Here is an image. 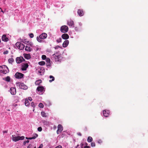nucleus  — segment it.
I'll list each match as a JSON object with an SVG mask.
<instances>
[{
	"label": "nucleus",
	"instance_id": "20e7f679",
	"mask_svg": "<svg viewBox=\"0 0 148 148\" xmlns=\"http://www.w3.org/2000/svg\"><path fill=\"white\" fill-rule=\"evenodd\" d=\"M16 85L18 86L20 88L26 90L27 88V87L23 83L18 82L16 83Z\"/></svg>",
	"mask_w": 148,
	"mask_h": 148
},
{
	"label": "nucleus",
	"instance_id": "c85d7f7f",
	"mask_svg": "<svg viewBox=\"0 0 148 148\" xmlns=\"http://www.w3.org/2000/svg\"><path fill=\"white\" fill-rule=\"evenodd\" d=\"M10 78L9 76H7L4 79L8 82L10 81Z\"/></svg>",
	"mask_w": 148,
	"mask_h": 148
},
{
	"label": "nucleus",
	"instance_id": "de8ad7c7",
	"mask_svg": "<svg viewBox=\"0 0 148 148\" xmlns=\"http://www.w3.org/2000/svg\"><path fill=\"white\" fill-rule=\"evenodd\" d=\"M84 148H90V147L89 146H86L84 147Z\"/></svg>",
	"mask_w": 148,
	"mask_h": 148
},
{
	"label": "nucleus",
	"instance_id": "f257e3e1",
	"mask_svg": "<svg viewBox=\"0 0 148 148\" xmlns=\"http://www.w3.org/2000/svg\"><path fill=\"white\" fill-rule=\"evenodd\" d=\"M47 37V34L45 33H43L41 34L39 37H37V40L39 42H42V39H45Z\"/></svg>",
	"mask_w": 148,
	"mask_h": 148
},
{
	"label": "nucleus",
	"instance_id": "4be33fe9",
	"mask_svg": "<svg viewBox=\"0 0 148 148\" xmlns=\"http://www.w3.org/2000/svg\"><path fill=\"white\" fill-rule=\"evenodd\" d=\"M25 49L26 51H31L32 49L30 47H29L27 46H26L25 47Z\"/></svg>",
	"mask_w": 148,
	"mask_h": 148
},
{
	"label": "nucleus",
	"instance_id": "09e8293b",
	"mask_svg": "<svg viewBox=\"0 0 148 148\" xmlns=\"http://www.w3.org/2000/svg\"><path fill=\"white\" fill-rule=\"evenodd\" d=\"M77 134L79 135V136H81L82 135V134H81L80 133V132H78L77 133Z\"/></svg>",
	"mask_w": 148,
	"mask_h": 148
},
{
	"label": "nucleus",
	"instance_id": "5fc2aeb1",
	"mask_svg": "<svg viewBox=\"0 0 148 148\" xmlns=\"http://www.w3.org/2000/svg\"><path fill=\"white\" fill-rule=\"evenodd\" d=\"M34 109L33 110V111H34Z\"/></svg>",
	"mask_w": 148,
	"mask_h": 148
},
{
	"label": "nucleus",
	"instance_id": "f3484780",
	"mask_svg": "<svg viewBox=\"0 0 148 148\" xmlns=\"http://www.w3.org/2000/svg\"><path fill=\"white\" fill-rule=\"evenodd\" d=\"M77 14L80 16H83L84 15V13L82 10L79 9L77 11Z\"/></svg>",
	"mask_w": 148,
	"mask_h": 148
},
{
	"label": "nucleus",
	"instance_id": "72a5a7b5",
	"mask_svg": "<svg viewBox=\"0 0 148 148\" xmlns=\"http://www.w3.org/2000/svg\"><path fill=\"white\" fill-rule=\"evenodd\" d=\"M39 107L41 108H43V105L42 103H40L39 104Z\"/></svg>",
	"mask_w": 148,
	"mask_h": 148
},
{
	"label": "nucleus",
	"instance_id": "39448f33",
	"mask_svg": "<svg viewBox=\"0 0 148 148\" xmlns=\"http://www.w3.org/2000/svg\"><path fill=\"white\" fill-rule=\"evenodd\" d=\"M69 29L68 27L66 25H63L61 27L60 31L63 33H65L68 32Z\"/></svg>",
	"mask_w": 148,
	"mask_h": 148
},
{
	"label": "nucleus",
	"instance_id": "7c9ffc66",
	"mask_svg": "<svg viewBox=\"0 0 148 148\" xmlns=\"http://www.w3.org/2000/svg\"><path fill=\"white\" fill-rule=\"evenodd\" d=\"M8 61L9 63H11L14 61V60L13 58H11L8 59Z\"/></svg>",
	"mask_w": 148,
	"mask_h": 148
},
{
	"label": "nucleus",
	"instance_id": "bb28decb",
	"mask_svg": "<svg viewBox=\"0 0 148 148\" xmlns=\"http://www.w3.org/2000/svg\"><path fill=\"white\" fill-rule=\"evenodd\" d=\"M25 105L26 106H28L29 105V103L27 99H25Z\"/></svg>",
	"mask_w": 148,
	"mask_h": 148
},
{
	"label": "nucleus",
	"instance_id": "58836bf2",
	"mask_svg": "<svg viewBox=\"0 0 148 148\" xmlns=\"http://www.w3.org/2000/svg\"><path fill=\"white\" fill-rule=\"evenodd\" d=\"M29 36L31 38H32L34 37V34L32 33H31L29 34Z\"/></svg>",
	"mask_w": 148,
	"mask_h": 148
},
{
	"label": "nucleus",
	"instance_id": "4c0bfd02",
	"mask_svg": "<svg viewBox=\"0 0 148 148\" xmlns=\"http://www.w3.org/2000/svg\"><path fill=\"white\" fill-rule=\"evenodd\" d=\"M31 106H32V107H33V108H34L35 107V105L34 104V102H32V103H31Z\"/></svg>",
	"mask_w": 148,
	"mask_h": 148
},
{
	"label": "nucleus",
	"instance_id": "473e14b6",
	"mask_svg": "<svg viewBox=\"0 0 148 148\" xmlns=\"http://www.w3.org/2000/svg\"><path fill=\"white\" fill-rule=\"evenodd\" d=\"M62 41V39L61 38H60L56 40V42L58 43Z\"/></svg>",
	"mask_w": 148,
	"mask_h": 148
},
{
	"label": "nucleus",
	"instance_id": "f03ea898",
	"mask_svg": "<svg viewBox=\"0 0 148 148\" xmlns=\"http://www.w3.org/2000/svg\"><path fill=\"white\" fill-rule=\"evenodd\" d=\"M9 72V69L6 66L4 65L3 67L0 66V72L4 74H6Z\"/></svg>",
	"mask_w": 148,
	"mask_h": 148
},
{
	"label": "nucleus",
	"instance_id": "c756f323",
	"mask_svg": "<svg viewBox=\"0 0 148 148\" xmlns=\"http://www.w3.org/2000/svg\"><path fill=\"white\" fill-rule=\"evenodd\" d=\"M38 64L40 65L43 66L45 64V63L44 61H42L39 62Z\"/></svg>",
	"mask_w": 148,
	"mask_h": 148
},
{
	"label": "nucleus",
	"instance_id": "2f4dec72",
	"mask_svg": "<svg viewBox=\"0 0 148 148\" xmlns=\"http://www.w3.org/2000/svg\"><path fill=\"white\" fill-rule=\"evenodd\" d=\"M41 114L42 116L43 117H45L47 116L46 115V113L44 112H41Z\"/></svg>",
	"mask_w": 148,
	"mask_h": 148
},
{
	"label": "nucleus",
	"instance_id": "1a4fd4ad",
	"mask_svg": "<svg viewBox=\"0 0 148 148\" xmlns=\"http://www.w3.org/2000/svg\"><path fill=\"white\" fill-rule=\"evenodd\" d=\"M25 60V59L22 57H17L16 58V61L17 63H20Z\"/></svg>",
	"mask_w": 148,
	"mask_h": 148
},
{
	"label": "nucleus",
	"instance_id": "b1692460",
	"mask_svg": "<svg viewBox=\"0 0 148 148\" xmlns=\"http://www.w3.org/2000/svg\"><path fill=\"white\" fill-rule=\"evenodd\" d=\"M38 136V135L36 134H35V136L31 137H29L28 138V139H36Z\"/></svg>",
	"mask_w": 148,
	"mask_h": 148
},
{
	"label": "nucleus",
	"instance_id": "9b49d317",
	"mask_svg": "<svg viewBox=\"0 0 148 148\" xmlns=\"http://www.w3.org/2000/svg\"><path fill=\"white\" fill-rule=\"evenodd\" d=\"M29 66L27 63H23L22 65L21 70L22 71H25L28 67Z\"/></svg>",
	"mask_w": 148,
	"mask_h": 148
},
{
	"label": "nucleus",
	"instance_id": "dca6fc26",
	"mask_svg": "<svg viewBox=\"0 0 148 148\" xmlns=\"http://www.w3.org/2000/svg\"><path fill=\"white\" fill-rule=\"evenodd\" d=\"M67 25L69 26L74 27L73 22L71 20H68L67 21Z\"/></svg>",
	"mask_w": 148,
	"mask_h": 148
},
{
	"label": "nucleus",
	"instance_id": "f704fd0d",
	"mask_svg": "<svg viewBox=\"0 0 148 148\" xmlns=\"http://www.w3.org/2000/svg\"><path fill=\"white\" fill-rule=\"evenodd\" d=\"M42 60H46V59L47 58H46V56L45 55H43L42 56Z\"/></svg>",
	"mask_w": 148,
	"mask_h": 148
},
{
	"label": "nucleus",
	"instance_id": "ea45409f",
	"mask_svg": "<svg viewBox=\"0 0 148 148\" xmlns=\"http://www.w3.org/2000/svg\"><path fill=\"white\" fill-rule=\"evenodd\" d=\"M8 51L6 50L3 52V53L4 54H8Z\"/></svg>",
	"mask_w": 148,
	"mask_h": 148
},
{
	"label": "nucleus",
	"instance_id": "49530a36",
	"mask_svg": "<svg viewBox=\"0 0 148 148\" xmlns=\"http://www.w3.org/2000/svg\"><path fill=\"white\" fill-rule=\"evenodd\" d=\"M28 99L30 101H31L32 100V99L31 97H29Z\"/></svg>",
	"mask_w": 148,
	"mask_h": 148
},
{
	"label": "nucleus",
	"instance_id": "6ab92c4d",
	"mask_svg": "<svg viewBox=\"0 0 148 148\" xmlns=\"http://www.w3.org/2000/svg\"><path fill=\"white\" fill-rule=\"evenodd\" d=\"M69 43V41L68 40H65L62 44L63 47H66L68 46Z\"/></svg>",
	"mask_w": 148,
	"mask_h": 148
},
{
	"label": "nucleus",
	"instance_id": "bf43d9fd",
	"mask_svg": "<svg viewBox=\"0 0 148 148\" xmlns=\"http://www.w3.org/2000/svg\"><path fill=\"white\" fill-rule=\"evenodd\" d=\"M86 129H87L86 127Z\"/></svg>",
	"mask_w": 148,
	"mask_h": 148
},
{
	"label": "nucleus",
	"instance_id": "37998d69",
	"mask_svg": "<svg viewBox=\"0 0 148 148\" xmlns=\"http://www.w3.org/2000/svg\"><path fill=\"white\" fill-rule=\"evenodd\" d=\"M27 148H32V145H29L27 147Z\"/></svg>",
	"mask_w": 148,
	"mask_h": 148
},
{
	"label": "nucleus",
	"instance_id": "ddd939ff",
	"mask_svg": "<svg viewBox=\"0 0 148 148\" xmlns=\"http://www.w3.org/2000/svg\"><path fill=\"white\" fill-rule=\"evenodd\" d=\"M103 113L104 116L107 117L109 115V110H105L103 111Z\"/></svg>",
	"mask_w": 148,
	"mask_h": 148
},
{
	"label": "nucleus",
	"instance_id": "393cba45",
	"mask_svg": "<svg viewBox=\"0 0 148 148\" xmlns=\"http://www.w3.org/2000/svg\"><path fill=\"white\" fill-rule=\"evenodd\" d=\"M61 59V57L60 56H56V61H60Z\"/></svg>",
	"mask_w": 148,
	"mask_h": 148
},
{
	"label": "nucleus",
	"instance_id": "3c124183",
	"mask_svg": "<svg viewBox=\"0 0 148 148\" xmlns=\"http://www.w3.org/2000/svg\"><path fill=\"white\" fill-rule=\"evenodd\" d=\"M1 12H3V13H4V12H3V11L2 10H1Z\"/></svg>",
	"mask_w": 148,
	"mask_h": 148
},
{
	"label": "nucleus",
	"instance_id": "8fccbe9b",
	"mask_svg": "<svg viewBox=\"0 0 148 148\" xmlns=\"http://www.w3.org/2000/svg\"><path fill=\"white\" fill-rule=\"evenodd\" d=\"M25 39L24 41H22L23 43H25L26 42V41L25 40Z\"/></svg>",
	"mask_w": 148,
	"mask_h": 148
},
{
	"label": "nucleus",
	"instance_id": "a18cd8bd",
	"mask_svg": "<svg viewBox=\"0 0 148 148\" xmlns=\"http://www.w3.org/2000/svg\"><path fill=\"white\" fill-rule=\"evenodd\" d=\"M29 142V141L28 140H27V141H25L24 142V144H25L26 143H28Z\"/></svg>",
	"mask_w": 148,
	"mask_h": 148
},
{
	"label": "nucleus",
	"instance_id": "864d4df0",
	"mask_svg": "<svg viewBox=\"0 0 148 148\" xmlns=\"http://www.w3.org/2000/svg\"><path fill=\"white\" fill-rule=\"evenodd\" d=\"M0 9L1 10H2V9H1V8H0Z\"/></svg>",
	"mask_w": 148,
	"mask_h": 148
},
{
	"label": "nucleus",
	"instance_id": "cd10ccee",
	"mask_svg": "<svg viewBox=\"0 0 148 148\" xmlns=\"http://www.w3.org/2000/svg\"><path fill=\"white\" fill-rule=\"evenodd\" d=\"M49 78L50 79H52L51 80H49V82H52V81H54V80L55 79L54 77L53 76H52V75H50L49 76Z\"/></svg>",
	"mask_w": 148,
	"mask_h": 148
},
{
	"label": "nucleus",
	"instance_id": "0eeeda50",
	"mask_svg": "<svg viewBox=\"0 0 148 148\" xmlns=\"http://www.w3.org/2000/svg\"><path fill=\"white\" fill-rule=\"evenodd\" d=\"M63 130V127L62 125L61 124L58 125V130L56 132L57 134H60Z\"/></svg>",
	"mask_w": 148,
	"mask_h": 148
},
{
	"label": "nucleus",
	"instance_id": "2eb2a0df",
	"mask_svg": "<svg viewBox=\"0 0 148 148\" xmlns=\"http://www.w3.org/2000/svg\"><path fill=\"white\" fill-rule=\"evenodd\" d=\"M62 38L66 40L69 38V36L67 34L64 33L62 35Z\"/></svg>",
	"mask_w": 148,
	"mask_h": 148
},
{
	"label": "nucleus",
	"instance_id": "a19ab883",
	"mask_svg": "<svg viewBox=\"0 0 148 148\" xmlns=\"http://www.w3.org/2000/svg\"><path fill=\"white\" fill-rule=\"evenodd\" d=\"M55 148H62V147L61 145H58Z\"/></svg>",
	"mask_w": 148,
	"mask_h": 148
},
{
	"label": "nucleus",
	"instance_id": "79ce46f5",
	"mask_svg": "<svg viewBox=\"0 0 148 148\" xmlns=\"http://www.w3.org/2000/svg\"><path fill=\"white\" fill-rule=\"evenodd\" d=\"M43 147V145L42 144H41L40 146L38 148H42Z\"/></svg>",
	"mask_w": 148,
	"mask_h": 148
},
{
	"label": "nucleus",
	"instance_id": "f8f14e48",
	"mask_svg": "<svg viewBox=\"0 0 148 148\" xmlns=\"http://www.w3.org/2000/svg\"><path fill=\"white\" fill-rule=\"evenodd\" d=\"M10 92L12 95H15L16 93V89L14 88H11L10 89Z\"/></svg>",
	"mask_w": 148,
	"mask_h": 148
},
{
	"label": "nucleus",
	"instance_id": "c9c22d12",
	"mask_svg": "<svg viewBox=\"0 0 148 148\" xmlns=\"http://www.w3.org/2000/svg\"><path fill=\"white\" fill-rule=\"evenodd\" d=\"M91 145L92 147H95V143L94 142H91Z\"/></svg>",
	"mask_w": 148,
	"mask_h": 148
},
{
	"label": "nucleus",
	"instance_id": "a878e982",
	"mask_svg": "<svg viewBox=\"0 0 148 148\" xmlns=\"http://www.w3.org/2000/svg\"><path fill=\"white\" fill-rule=\"evenodd\" d=\"M93 140L92 138L90 136H89L88 137L87 139V141L88 142H91Z\"/></svg>",
	"mask_w": 148,
	"mask_h": 148
},
{
	"label": "nucleus",
	"instance_id": "4d7b16f0",
	"mask_svg": "<svg viewBox=\"0 0 148 148\" xmlns=\"http://www.w3.org/2000/svg\"><path fill=\"white\" fill-rule=\"evenodd\" d=\"M56 128V127H54V128Z\"/></svg>",
	"mask_w": 148,
	"mask_h": 148
},
{
	"label": "nucleus",
	"instance_id": "5701e85b",
	"mask_svg": "<svg viewBox=\"0 0 148 148\" xmlns=\"http://www.w3.org/2000/svg\"><path fill=\"white\" fill-rule=\"evenodd\" d=\"M42 82V81L41 80H37L35 82L36 85H40Z\"/></svg>",
	"mask_w": 148,
	"mask_h": 148
},
{
	"label": "nucleus",
	"instance_id": "13d9d810",
	"mask_svg": "<svg viewBox=\"0 0 148 148\" xmlns=\"http://www.w3.org/2000/svg\"><path fill=\"white\" fill-rule=\"evenodd\" d=\"M56 128V127H54V128Z\"/></svg>",
	"mask_w": 148,
	"mask_h": 148
},
{
	"label": "nucleus",
	"instance_id": "c03bdc74",
	"mask_svg": "<svg viewBox=\"0 0 148 148\" xmlns=\"http://www.w3.org/2000/svg\"><path fill=\"white\" fill-rule=\"evenodd\" d=\"M3 134L4 133H6L8 132V130H6V131H3Z\"/></svg>",
	"mask_w": 148,
	"mask_h": 148
},
{
	"label": "nucleus",
	"instance_id": "e433bc0d",
	"mask_svg": "<svg viewBox=\"0 0 148 148\" xmlns=\"http://www.w3.org/2000/svg\"><path fill=\"white\" fill-rule=\"evenodd\" d=\"M42 129L41 127H39L38 128V130L39 132H41L42 131Z\"/></svg>",
	"mask_w": 148,
	"mask_h": 148
},
{
	"label": "nucleus",
	"instance_id": "4468645a",
	"mask_svg": "<svg viewBox=\"0 0 148 148\" xmlns=\"http://www.w3.org/2000/svg\"><path fill=\"white\" fill-rule=\"evenodd\" d=\"M2 40L4 42H7L8 41V38L6 37L5 35H3L2 37Z\"/></svg>",
	"mask_w": 148,
	"mask_h": 148
},
{
	"label": "nucleus",
	"instance_id": "6e6552de",
	"mask_svg": "<svg viewBox=\"0 0 148 148\" xmlns=\"http://www.w3.org/2000/svg\"><path fill=\"white\" fill-rule=\"evenodd\" d=\"M24 74L19 72H17L15 75V77L17 79H21L23 77Z\"/></svg>",
	"mask_w": 148,
	"mask_h": 148
},
{
	"label": "nucleus",
	"instance_id": "aec40b11",
	"mask_svg": "<svg viewBox=\"0 0 148 148\" xmlns=\"http://www.w3.org/2000/svg\"><path fill=\"white\" fill-rule=\"evenodd\" d=\"M24 58L27 59H29L31 58V56L29 54H24Z\"/></svg>",
	"mask_w": 148,
	"mask_h": 148
},
{
	"label": "nucleus",
	"instance_id": "6e6d98bb",
	"mask_svg": "<svg viewBox=\"0 0 148 148\" xmlns=\"http://www.w3.org/2000/svg\"><path fill=\"white\" fill-rule=\"evenodd\" d=\"M1 42V39H0V43Z\"/></svg>",
	"mask_w": 148,
	"mask_h": 148
},
{
	"label": "nucleus",
	"instance_id": "423d86ee",
	"mask_svg": "<svg viewBox=\"0 0 148 148\" xmlns=\"http://www.w3.org/2000/svg\"><path fill=\"white\" fill-rule=\"evenodd\" d=\"M16 46L19 49L22 50L25 47V45L20 42H17L16 43Z\"/></svg>",
	"mask_w": 148,
	"mask_h": 148
},
{
	"label": "nucleus",
	"instance_id": "603ef678",
	"mask_svg": "<svg viewBox=\"0 0 148 148\" xmlns=\"http://www.w3.org/2000/svg\"><path fill=\"white\" fill-rule=\"evenodd\" d=\"M28 138H27V137H25V138H26V139H28Z\"/></svg>",
	"mask_w": 148,
	"mask_h": 148
},
{
	"label": "nucleus",
	"instance_id": "7ed1b4c3",
	"mask_svg": "<svg viewBox=\"0 0 148 148\" xmlns=\"http://www.w3.org/2000/svg\"><path fill=\"white\" fill-rule=\"evenodd\" d=\"M12 136L13 137L12 138V140L15 142L20 140H23L25 138V137L23 136H14L12 135Z\"/></svg>",
	"mask_w": 148,
	"mask_h": 148
},
{
	"label": "nucleus",
	"instance_id": "052dcab7",
	"mask_svg": "<svg viewBox=\"0 0 148 148\" xmlns=\"http://www.w3.org/2000/svg\"><path fill=\"white\" fill-rule=\"evenodd\" d=\"M82 148H83L82 147Z\"/></svg>",
	"mask_w": 148,
	"mask_h": 148
},
{
	"label": "nucleus",
	"instance_id": "412c9836",
	"mask_svg": "<svg viewBox=\"0 0 148 148\" xmlns=\"http://www.w3.org/2000/svg\"><path fill=\"white\" fill-rule=\"evenodd\" d=\"M43 123L44 125H46L47 126H49L50 125V123L46 121H43Z\"/></svg>",
	"mask_w": 148,
	"mask_h": 148
},
{
	"label": "nucleus",
	"instance_id": "9d476101",
	"mask_svg": "<svg viewBox=\"0 0 148 148\" xmlns=\"http://www.w3.org/2000/svg\"><path fill=\"white\" fill-rule=\"evenodd\" d=\"M36 90L41 92H43L45 91V88L43 86H39L37 88Z\"/></svg>",
	"mask_w": 148,
	"mask_h": 148
},
{
	"label": "nucleus",
	"instance_id": "a211bd4d",
	"mask_svg": "<svg viewBox=\"0 0 148 148\" xmlns=\"http://www.w3.org/2000/svg\"><path fill=\"white\" fill-rule=\"evenodd\" d=\"M46 61L47 62L46 63L47 66H50L51 65L50 59L48 58H47L46 60Z\"/></svg>",
	"mask_w": 148,
	"mask_h": 148
}]
</instances>
